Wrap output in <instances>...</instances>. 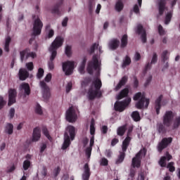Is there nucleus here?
Instances as JSON below:
<instances>
[{"mask_svg": "<svg viewBox=\"0 0 180 180\" xmlns=\"http://www.w3.org/2000/svg\"><path fill=\"white\" fill-rule=\"evenodd\" d=\"M63 39L60 37H56V39L51 44V46L49 48V51L51 52V56L50 58V61L49 62V68L50 70H53L54 68V63L53 60H55L57 56V49L61 46L63 44Z\"/></svg>", "mask_w": 180, "mask_h": 180, "instance_id": "1", "label": "nucleus"}, {"mask_svg": "<svg viewBox=\"0 0 180 180\" xmlns=\"http://www.w3.org/2000/svg\"><path fill=\"white\" fill-rule=\"evenodd\" d=\"M101 88H102V82L100 79L96 78L89 89V99L90 101H94L95 98H101L102 92L101 91Z\"/></svg>", "mask_w": 180, "mask_h": 180, "instance_id": "2", "label": "nucleus"}, {"mask_svg": "<svg viewBox=\"0 0 180 180\" xmlns=\"http://www.w3.org/2000/svg\"><path fill=\"white\" fill-rule=\"evenodd\" d=\"M75 128L72 125L68 126L64 134V142L63 144L62 149L66 150L71 145V141H73L75 137Z\"/></svg>", "mask_w": 180, "mask_h": 180, "instance_id": "3", "label": "nucleus"}, {"mask_svg": "<svg viewBox=\"0 0 180 180\" xmlns=\"http://www.w3.org/2000/svg\"><path fill=\"white\" fill-rule=\"evenodd\" d=\"M141 98V99H140ZM139 101L135 105L136 107V109L138 110H142L144 108V104H145V108L147 109L148 108V105H150V99L149 98H146L144 95H142L141 92H138L135 94L134 96V101Z\"/></svg>", "mask_w": 180, "mask_h": 180, "instance_id": "4", "label": "nucleus"}, {"mask_svg": "<svg viewBox=\"0 0 180 180\" xmlns=\"http://www.w3.org/2000/svg\"><path fill=\"white\" fill-rule=\"evenodd\" d=\"M131 98L128 97L125 98V100L122 101H117L115 103V111L122 112L124 111L127 107L129 106V105L131 103Z\"/></svg>", "mask_w": 180, "mask_h": 180, "instance_id": "5", "label": "nucleus"}, {"mask_svg": "<svg viewBox=\"0 0 180 180\" xmlns=\"http://www.w3.org/2000/svg\"><path fill=\"white\" fill-rule=\"evenodd\" d=\"M99 68L98 58L97 55L93 56L92 60L88 63L87 71L90 75H93L94 70L96 71Z\"/></svg>", "mask_w": 180, "mask_h": 180, "instance_id": "6", "label": "nucleus"}, {"mask_svg": "<svg viewBox=\"0 0 180 180\" xmlns=\"http://www.w3.org/2000/svg\"><path fill=\"white\" fill-rule=\"evenodd\" d=\"M174 115L172 111H166L163 115V125L170 127L174 120Z\"/></svg>", "mask_w": 180, "mask_h": 180, "instance_id": "7", "label": "nucleus"}, {"mask_svg": "<svg viewBox=\"0 0 180 180\" xmlns=\"http://www.w3.org/2000/svg\"><path fill=\"white\" fill-rule=\"evenodd\" d=\"M43 22H41L39 18H37L34 20L33 23V35H39L41 32Z\"/></svg>", "mask_w": 180, "mask_h": 180, "instance_id": "8", "label": "nucleus"}, {"mask_svg": "<svg viewBox=\"0 0 180 180\" xmlns=\"http://www.w3.org/2000/svg\"><path fill=\"white\" fill-rule=\"evenodd\" d=\"M172 137L163 138L162 141H160L158 145V151H159V153H162L164 149L167 148L168 146L172 143Z\"/></svg>", "mask_w": 180, "mask_h": 180, "instance_id": "9", "label": "nucleus"}, {"mask_svg": "<svg viewBox=\"0 0 180 180\" xmlns=\"http://www.w3.org/2000/svg\"><path fill=\"white\" fill-rule=\"evenodd\" d=\"M75 63L73 61H67L63 63V70L65 75H71L73 72Z\"/></svg>", "mask_w": 180, "mask_h": 180, "instance_id": "10", "label": "nucleus"}, {"mask_svg": "<svg viewBox=\"0 0 180 180\" xmlns=\"http://www.w3.org/2000/svg\"><path fill=\"white\" fill-rule=\"evenodd\" d=\"M29 49H25V50L20 52L21 63H23L25 60H27L30 57L32 58H35L36 53L34 52H29Z\"/></svg>", "mask_w": 180, "mask_h": 180, "instance_id": "11", "label": "nucleus"}, {"mask_svg": "<svg viewBox=\"0 0 180 180\" xmlns=\"http://www.w3.org/2000/svg\"><path fill=\"white\" fill-rule=\"evenodd\" d=\"M77 114L72 107H70L66 112V120L70 123L75 122L77 120Z\"/></svg>", "mask_w": 180, "mask_h": 180, "instance_id": "12", "label": "nucleus"}, {"mask_svg": "<svg viewBox=\"0 0 180 180\" xmlns=\"http://www.w3.org/2000/svg\"><path fill=\"white\" fill-rule=\"evenodd\" d=\"M17 91L15 89L8 90V105L11 106L16 103Z\"/></svg>", "mask_w": 180, "mask_h": 180, "instance_id": "13", "label": "nucleus"}, {"mask_svg": "<svg viewBox=\"0 0 180 180\" xmlns=\"http://www.w3.org/2000/svg\"><path fill=\"white\" fill-rule=\"evenodd\" d=\"M41 87L43 89V98L45 101H48L51 96L50 88L49 86L45 83L44 81H41L40 82Z\"/></svg>", "mask_w": 180, "mask_h": 180, "instance_id": "14", "label": "nucleus"}, {"mask_svg": "<svg viewBox=\"0 0 180 180\" xmlns=\"http://www.w3.org/2000/svg\"><path fill=\"white\" fill-rule=\"evenodd\" d=\"M20 90L22 92L24 91V96H29L31 94L30 86L28 83H22L20 85Z\"/></svg>", "mask_w": 180, "mask_h": 180, "instance_id": "15", "label": "nucleus"}, {"mask_svg": "<svg viewBox=\"0 0 180 180\" xmlns=\"http://www.w3.org/2000/svg\"><path fill=\"white\" fill-rule=\"evenodd\" d=\"M84 171L82 174L83 180H89L90 176L91 174V169L88 163H86L84 167Z\"/></svg>", "mask_w": 180, "mask_h": 180, "instance_id": "16", "label": "nucleus"}, {"mask_svg": "<svg viewBox=\"0 0 180 180\" xmlns=\"http://www.w3.org/2000/svg\"><path fill=\"white\" fill-rule=\"evenodd\" d=\"M157 61H158V55L156 53H153V57H152V60H150V63L149 62L146 64V65H145V70H143V73L146 74L148 70H150L151 65L155 64Z\"/></svg>", "mask_w": 180, "mask_h": 180, "instance_id": "17", "label": "nucleus"}, {"mask_svg": "<svg viewBox=\"0 0 180 180\" xmlns=\"http://www.w3.org/2000/svg\"><path fill=\"white\" fill-rule=\"evenodd\" d=\"M41 139V129L39 127H35L33 131L32 141L37 142Z\"/></svg>", "mask_w": 180, "mask_h": 180, "instance_id": "18", "label": "nucleus"}, {"mask_svg": "<svg viewBox=\"0 0 180 180\" xmlns=\"http://www.w3.org/2000/svg\"><path fill=\"white\" fill-rule=\"evenodd\" d=\"M163 96L160 95L158 98H156V101H155V109H156V115H159L161 109V102L162 101Z\"/></svg>", "mask_w": 180, "mask_h": 180, "instance_id": "19", "label": "nucleus"}, {"mask_svg": "<svg viewBox=\"0 0 180 180\" xmlns=\"http://www.w3.org/2000/svg\"><path fill=\"white\" fill-rule=\"evenodd\" d=\"M159 4V15H162L166 9L167 0H158Z\"/></svg>", "mask_w": 180, "mask_h": 180, "instance_id": "20", "label": "nucleus"}, {"mask_svg": "<svg viewBox=\"0 0 180 180\" xmlns=\"http://www.w3.org/2000/svg\"><path fill=\"white\" fill-rule=\"evenodd\" d=\"M120 41L117 39H112L109 42V48L112 50H116L120 46Z\"/></svg>", "mask_w": 180, "mask_h": 180, "instance_id": "21", "label": "nucleus"}, {"mask_svg": "<svg viewBox=\"0 0 180 180\" xmlns=\"http://www.w3.org/2000/svg\"><path fill=\"white\" fill-rule=\"evenodd\" d=\"M18 75L20 81H25V79H27V78H28L29 77V72L27 71L26 69L20 68Z\"/></svg>", "mask_w": 180, "mask_h": 180, "instance_id": "22", "label": "nucleus"}, {"mask_svg": "<svg viewBox=\"0 0 180 180\" xmlns=\"http://www.w3.org/2000/svg\"><path fill=\"white\" fill-rule=\"evenodd\" d=\"M64 0H60L53 7V8L51 10L52 13L57 14L58 15H60V11L59 10V8L63 5Z\"/></svg>", "mask_w": 180, "mask_h": 180, "instance_id": "23", "label": "nucleus"}, {"mask_svg": "<svg viewBox=\"0 0 180 180\" xmlns=\"http://www.w3.org/2000/svg\"><path fill=\"white\" fill-rule=\"evenodd\" d=\"M129 90L128 88H125L121 90L118 96H117V99L120 101V99H123V98H127V96H128L129 95Z\"/></svg>", "mask_w": 180, "mask_h": 180, "instance_id": "24", "label": "nucleus"}, {"mask_svg": "<svg viewBox=\"0 0 180 180\" xmlns=\"http://www.w3.org/2000/svg\"><path fill=\"white\" fill-rule=\"evenodd\" d=\"M128 81V77L124 76L120 80V82H118V84H117V86L115 87L116 91H119L122 88V86H124L127 84Z\"/></svg>", "mask_w": 180, "mask_h": 180, "instance_id": "25", "label": "nucleus"}, {"mask_svg": "<svg viewBox=\"0 0 180 180\" xmlns=\"http://www.w3.org/2000/svg\"><path fill=\"white\" fill-rule=\"evenodd\" d=\"M131 138L130 136H127L125 139L122 141V151L127 152V150L130 144Z\"/></svg>", "mask_w": 180, "mask_h": 180, "instance_id": "26", "label": "nucleus"}, {"mask_svg": "<svg viewBox=\"0 0 180 180\" xmlns=\"http://www.w3.org/2000/svg\"><path fill=\"white\" fill-rule=\"evenodd\" d=\"M127 130V125L126 124L122 125V126L118 127V129H117V135H118V136L122 137L124 135Z\"/></svg>", "mask_w": 180, "mask_h": 180, "instance_id": "27", "label": "nucleus"}, {"mask_svg": "<svg viewBox=\"0 0 180 180\" xmlns=\"http://www.w3.org/2000/svg\"><path fill=\"white\" fill-rule=\"evenodd\" d=\"M126 156V151H120V155H118V158H117L116 164L120 165L123 162Z\"/></svg>", "mask_w": 180, "mask_h": 180, "instance_id": "28", "label": "nucleus"}, {"mask_svg": "<svg viewBox=\"0 0 180 180\" xmlns=\"http://www.w3.org/2000/svg\"><path fill=\"white\" fill-rule=\"evenodd\" d=\"M141 165V160L140 159H136V158H132V168H140Z\"/></svg>", "mask_w": 180, "mask_h": 180, "instance_id": "29", "label": "nucleus"}, {"mask_svg": "<svg viewBox=\"0 0 180 180\" xmlns=\"http://www.w3.org/2000/svg\"><path fill=\"white\" fill-rule=\"evenodd\" d=\"M13 132V125L11 123H7L5 127V133L12 135Z\"/></svg>", "mask_w": 180, "mask_h": 180, "instance_id": "30", "label": "nucleus"}, {"mask_svg": "<svg viewBox=\"0 0 180 180\" xmlns=\"http://www.w3.org/2000/svg\"><path fill=\"white\" fill-rule=\"evenodd\" d=\"M131 63V58L129 56H125V58H124V60H122V65H121V67H122V68H126V67H127L128 65H130Z\"/></svg>", "mask_w": 180, "mask_h": 180, "instance_id": "31", "label": "nucleus"}, {"mask_svg": "<svg viewBox=\"0 0 180 180\" xmlns=\"http://www.w3.org/2000/svg\"><path fill=\"white\" fill-rule=\"evenodd\" d=\"M128 44V36L127 34L122 35L121 37V48H125Z\"/></svg>", "mask_w": 180, "mask_h": 180, "instance_id": "32", "label": "nucleus"}, {"mask_svg": "<svg viewBox=\"0 0 180 180\" xmlns=\"http://www.w3.org/2000/svg\"><path fill=\"white\" fill-rule=\"evenodd\" d=\"M131 117L134 120V122H139L141 120V117L139 111L132 112V115H131Z\"/></svg>", "mask_w": 180, "mask_h": 180, "instance_id": "33", "label": "nucleus"}, {"mask_svg": "<svg viewBox=\"0 0 180 180\" xmlns=\"http://www.w3.org/2000/svg\"><path fill=\"white\" fill-rule=\"evenodd\" d=\"M172 15H173V11H169V13H167L166 14L165 18V25H168L171 22Z\"/></svg>", "mask_w": 180, "mask_h": 180, "instance_id": "34", "label": "nucleus"}, {"mask_svg": "<svg viewBox=\"0 0 180 180\" xmlns=\"http://www.w3.org/2000/svg\"><path fill=\"white\" fill-rule=\"evenodd\" d=\"M136 173V169L134 168H131V169H129V174H128L127 180H134Z\"/></svg>", "mask_w": 180, "mask_h": 180, "instance_id": "35", "label": "nucleus"}, {"mask_svg": "<svg viewBox=\"0 0 180 180\" xmlns=\"http://www.w3.org/2000/svg\"><path fill=\"white\" fill-rule=\"evenodd\" d=\"M158 132L162 134H165L166 133L165 127L162 123L158 124Z\"/></svg>", "mask_w": 180, "mask_h": 180, "instance_id": "36", "label": "nucleus"}, {"mask_svg": "<svg viewBox=\"0 0 180 180\" xmlns=\"http://www.w3.org/2000/svg\"><path fill=\"white\" fill-rule=\"evenodd\" d=\"M180 127V117H177L174 119L172 125V129H176Z\"/></svg>", "mask_w": 180, "mask_h": 180, "instance_id": "37", "label": "nucleus"}, {"mask_svg": "<svg viewBox=\"0 0 180 180\" xmlns=\"http://www.w3.org/2000/svg\"><path fill=\"white\" fill-rule=\"evenodd\" d=\"M96 132V127H95V120L92 119L91 121L90 125V133L91 136H94Z\"/></svg>", "mask_w": 180, "mask_h": 180, "instance_id": "38", "label": "nucleus"}, {"mask_svg": "<svg viewBox=\"0 0 180 180\" xmlns=\"http://www.w3.org/2000/svg\"><path fill=\"white\" fill-rule=\"evenodd\" d=\"M124 8V4L121 0H119L117 1V4L115 5V9L117 11L120 12L122 11Z\"/></svg>", "mask_w": 180, "mask_h": 180, "instance_id": "39", "label": "nucleus"}, {"mask_svg": "<svg viewBox=\"0 0 180 180\" xmlns=\"http://www.w3.org/2000/svg\"><path fill=\"white\" fill-rule=\"evenodd\" d=\"M11 41V38L10 37H8L6 38V42H5V46H4V50L6 51V52H9L10 51V49H9V45H10V43Z\"/></svg>", "mask_w": 180, "mask_h": 180, "instance_id": "40", "label": "nucleus"}, {"mask_svg": "<svg viewBox=\"0 0 180 180\" xmlns=\"http://www.w3.org/2000/svg\"><path fill=\"white\" fill-rule=\"evenodd\" d=\"M42 133L44 134V135L50 141H52V138L49 134V131L47 129L46 127H43L42 128Z\"/></svg>", "mask_w": 180, "mask_h": 180, "instance_id": "41", "label": "nucleus"}, {"mask_svg": "<svg viewBox=\"0 0 180 180\" xmlns=\"http://www.w3.org/2000/svg\"><path fill=\"white\" fill-rule=\"evenodd\" d=\"M31 167V161L30 160H25L23 162L22 164V168L25 171H27L29 169V168Z\"/></svg>", "mask_w": 180, "mask_h": 180, "instance_id": "42", "label": "nucleus"}, {"mask_svg": "<svg viewBox=\"0 0 180 180\" xmlns=\"http://www.w3.org/2000/svg\"><path fill=\"white\" fill-rule=\"evenodd\" d=\"M167 168L169 169V172H171V173L174 172L176 170V168L174 167V162H168V164L167 165Z\"/></svg>", "mask_w": 180, "mask_h": 180, "instance_id": "43", "label": "nucleus"}, {"mask_svg": "<svg viewBox=\"0 0 180 180\" xmlns=\"http://www.w3.org/2000/svg\"><path fill=\"white\" fill-rule=\"evenodd\" d=\"M146 150L145 149L143 150H139V152H138V153H136V155H135V157H134V158H136L137 160H139L141 161V156L143 155V156H146Z\"/></svg>", "mask_w": 180, "mask_h": 180, "instance_id": "44", "label": "nucleus"}, {"mask_svg": "<svg viewBox=\"0 0 180 180\" xmlns=\"http://www.w3.org/2000/svg\"><path fill=\"white\" fill-rule=\"evenodd\" d=\"M159 165H160V167H166L167 157L163 156V157L160 158V160H159Z\"/></svg>", "mask_w": 180, "mask_h": 180, "instance_id": "45", "label": "nucleus"}, {"mask_svg": "<svg viewBox=\"0 0 180 180\" xmlns=\"http://www.w3.org/2000/svg\"><path fill=\"white\" fill-rule=\"evenodd\" d=\"M144 32H146L144 29L142 25L139 24L137 26L136 28V33H138V34H142L143 33H144Z\"/></svg>", "mask_w": 180, "mask_h": 180, "instance_id": "46", "label": "nucleus"}, {"mask_svg": "<svg viewBox=\"0 0 180 180\" xmlns=\"http://www.w3.org/2000/svg\"><path fill=\"white\" fill-rule=\"evenodd\" d=\"M65 54L66 56H68V57H71L72 56V46L67 45L65 47Z\"/></svg>", "mask_w": 180, "mask_h": 180, "instance_id": "47", "label": "nucleus"}, {"mask_svg": "<svg viewBox=\"0 0 180 180\" xmlns=\"http://www.w3.org/2000/svg\"><path fill=\"white\" fill-rule=\"evenodd\" d=\"M35 112H36V114H37L39 115H42V114H43L42 108L39 103H37V107L35 109Z\"/></svg>", "mask_w": 180, "mask_h": 180, "instance_id": "48", "label": "nucleus"}, {"mask_svg": "<svg viewBox=\"0 0 180 180\" xmlns=\"http://www.w3.org/2000/svg\"><path fill=\"white\" fill-rule=\"evenodd\" d=\"M90 82H91V77H86L84 80L82 82V86H87V85H89Z\"/></svg>", "mask_w": 180, "mask_h": 180, "instance_id": "49", "label": "nucleus"}, {"mask_svg": "<svg viewBox=\"0 0 180 180\" xmlns=\"http://www.w3.org/2000/svg\"><path fill=\"white\" fill-rule=\"evenodd\" d=\"M44 69H42L41 68H39L37 75V78H39V79H41V78H42V77L44 76Z\"/></svg>", "mask_w": 180, "mask_h": 180, "instance_id": "50", "label": "nucleus"}, {"mask_svg": "<svg viewBox=\"0 0 180 180\" xmlns=\"http://www.w3.org/2000/svg\"><path fill=\"white\" fill-rule=\"evenodd\" d=\"M168 51H164L163 53H162V61L163 63H165V61H167V60H168Z\"/></svg>", "mask_w": 180, "mask_h": 180, "instance_id": "51", "label": "nucleus"}, {"mask_svg": "<svg viewBox=\"0 0 180 180\" xmlns=\"http://www.w3.org/2000/svg\"><path fill=\"white\" fill-rule=\"evenodd\" d=\"M6 105V101L4 100V97L2 96H0V110H1Z\"/></svg>", "mask_w": 180, "mask_h": 180, "instance_id": "52", "label": "nucleus"}, {"mask_svg": "<svg viewBox=\"0 0 180 180\" xmlns=\"http://www.w3.org/2000/svg\"><path fill=\"white\" fill-rule=\"evenodd\" d=\"M95 6L94 2L93 0H90L89 3V13H92L93 9Z\"/></svg>", "mask_w": 180, "mask_h": 180, "instance_id": "53", "label": "nucleus"}, {"mask_svg": "<svg viewBox=\"0 0 180 180\" xmlns=\"http://www.w3.org/2000/svg\"><path fill=\"white\" fill-rule=\"evenodd\" d=\"M98 46H99V44H96V43L94 44L91 46V49H90V51H89L90 54H93V53H94V51H95V49H98Z\"/></svg>", "mask_w": 180, "mask_h": 180, "instance_id": "54", "label": "nucleus"}, {"mask_svg": "<svg viewBox=\"0 0 180 180\" xmlns=\"http://www.w3.org/2000/svg\"><path fill=\"white\" fill-rule=\"evenodd\" d=\"M48 170L46 166H44L41 174L42 177L45 178L47 176Z\"/></svg>", "mask_w": 180, "mask_h": 180, "instance_id": "55", "label": "nucleus"}, {"mask_svg": "<svg viewBox=\"0 0 180 180\" xmlns=\"http://www.w3.org/2000/svg\"><path fill=\"white\" fill-rule=\"evenodd\" d=\"M141 39H142V42L146 43V41H147V34H146V32L143 31V33L141 34Z\"/></svg>", "mask_w": 180, "mask_h": 180, "instance_id": "56", "label": "nucleus"}, {"mask_svg": "<svg viewBox=\"0 0 180 180\" xmlns=\"http://www.w3.org/2000/svg\"><path fill=\"white\" fill-rule=\"evenodd\" d=\"M91 151H92V147L86 148V155L88 157V158H91Z\"/></svg>", "mask_w": 180, "mask_h": 180, "instance_id": "57", "label": "nucleus"}, {"mask_svg": "<svg viewBox=\"0 0 180 180\" xmlns=\"http://www.w3.org/2000/svg\"><path fill=\"white\" fill-rule=\"evenodd\" d=\"M26 67L29 71H32V70H34V65L32 62L26 63Z\"/></svg>", "mask_w": 180, "mask_h": 180, "instance_id": "58", "label": "nucleus"}, {"mask_svg": "<svg viewBox=\"0 0 180 180\" xmlns=\"http://www.w3.org/2000/svg\"><path fill=\"white\" fill-rule=\"evenodd\" d=\"M101 131L102 132L103 134H107L108 131V127L106 125H103L102 127V128L101 129Z\"/></svg>", "mask_w": 180, "mask_h": 180, "instance_id": "59", "label": "nucleus"}, {"mask_svg": "<svg viewBox=\"0 0 180 180\" xmlns=\"http://www.w3.org/2000/svg\"><path fill=\"white\" fill-rule=\"evenodd\" d=\"M72 88V83L71 82H68L66 86V92L67 94H69V92L71 91Z\"/></svg>", "mask_w": 180, "mask_h": 180, "instance_id": "60", "label": "nucleus"}, {"mask_svg": "<svg viewBox=\"0 0 180 180\" xmlns=\"http://www.w3.org/2000/svg\"><path fill=\"white\" fill-rule=\"evenodd\" d=\"M15 116V109L14 108H11L10 111H9V117L10 119H13Z\"/></svg>", "mask_w": 180, "mask_h": 180, "instance_id": "61", "label": "nucleus"}, {"mask_svg": "<svg viewBox=\"0 0 180 180\" xmlns=\"http://www.w3.org/2000/svg\"><path fill=\"white\" fill-rule=\"evenodd\" d=\"M153 79V76L150 75L148 79H146V82H145V86H148L149 84H150L151 81Z\"/></svg>", "mask_w": 180, "mask_h": 180, "instance_id": "62", "label": "nucleus"}, {"mask_svg": "<svg viewBox=\"0 0 180 180\" xmlns=\"http://www.w3.org/2000/svg\"><path fill=\"white\" fill-rule=\"evenodd\" d=\"M101 165L106 167L108 165V160L105 158H102Z\"/></svg>", "mask_w": 180, "mask_h": 180, "instance_id": "63", "label": "nucleus"}, {"mask_svg": "<svg viewBox=\"0 0 180 180\" xmlns=\"http://www.w3.org/2000/svg\"><path fill=\"white\" fill-rule=\"evenodd\" d=\"M134 13L136 14L140 13V9L138 4H135V6H134Z\"/></svg>", "mask_w": 180, "mask_h": 180, "instance_id": "64", "label": "nucleus"}]
</instances>
